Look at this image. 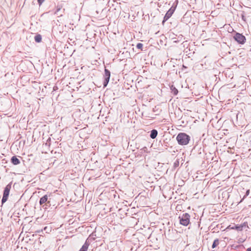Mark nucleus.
Returning <instances> with one entry per match:
<instances>
[{
    "label": "nucleus",
    "instance_id": "nucleus-22",
    "mask_svg": "<svg viewBox=\"0 0 251 251\" xmlns=\"http://www.w3.org/2000/svg\"><path fill=\"white\" fill-rule=\"evenodd\" d=\"M246 251H251V248H249L248 249H247Z\"/></svg>",
    "mask_w": 251,
    "mask_h": 251
},
{
    "label": "nucleus",
    "instance_id": "nucleus-10",
    "mask_svg": "<svg viewBox=\"0 0 251 251\" xmlns=\"http://www.w3.org/2000/svg\"><path fill=\"white\" fill-rule=\"evenodd\" d=\"M89 244L86 241L83 244L82 247L80 249L79 251H87L89 247Z\"/></svg>",
    "mask_w": 251,
    "mask_h": 251
},
{
    "label": "nucleus",
    "instance_id": "nucleus-12",
    "mask_svg": "<svg viewBox=\"0 0 251 251\" xmlns=\"http://www.w3.org/2000/svg\"><path fill=\"white\" fill-rule=\"evenodd\" d=\"M35 41L37 43H40L42 40V36L40 34L36 35L34 37Z\"/></svg>",
    "mask_w": 251,
    "mask_h": 251
},
{
    "label": "nucleus",
    "instance_id": "nucleus-11",
    "mask_svg": "<svg viewBox=\"0 0 251 251\" xmlns=\"http://www.w3.org/2000/svg\"><path fill=\"white\" fill-rule=\"evenodd\" d=\"M170 88H171L172 93L174 95H176L178 94V91L177 89L174 85H172L170 87Z\"/></svg>",
    "mask_w": 251,
    "mask_h": 251
},
{
    "label": "nucleus",
    "instance_id": "nucleus-9",
    "mask_svg": "<svg viewBox=\"0 0 251 251\" xmlns=\"http://www.w3.org/2000/svg\"><path fill=\"white\" fill-rule=\"evenodd\" d=\"M157 134H158V132H157V130L152 129L151 132L150 137L151 139H155L156 137Z\"/></svg>",
    "mask_w": 251,
    "mask_h": 251
},
{
    "label": "nucleus",
    "instance_id": "nucleus-24",
    "mask_svg": "<svg viewBox=\"0 0 251 251\" xmlns=\"http://www.w3.org/2000/svg\"><path fill=\"white\" fill-rule=\"evenodd\" d=\"M46 228H47V227H45L44 228V230H46Z\"/></svg>",
    "mask_w": 251,
    "mask_h": 251
},
{
    "label": "nucleus",
    "instance_id": "nucleus-5",
    "mask_svg": "<svg viewBox=\"0 0 251 251\" xmlns=\"http://www.w3.org/2000/svg\"><path fill=\"white\" fill-rule=\"evenodd\" d=\"M234 39L239 44H243L246 41L245 37L241 34L236 33L234 36Z\"/></svg>",
    "mask_w": 251,
    "mask_h": 251
},
{
    "label": "nucleus",
    "instance_id": "nucleus-6",
    "mask_svg": "<svg viewBox=\"0 0 251 251\" xmlns=\"http://www.w3.org/2000/svg\"><path fill=\"white\" fill-rule=\"evenodd\" d=\"M175 10V8L173 7H172L169 9L164 17V19L162 22L163 24L172 16Z\"/></svg>",
    "mask_w": 251,
    "mask_h": 251
},
{
    "label": "nucleus",
    "instance_id": "nucleus-20",
    "mask_svg": "<svg viewBox=\"0 0 251 251\" xmlns=\"http://www.w3.org/2000/svg\"><path fill=\"white\" fill-rule=\"evenodd\" d=\"M180 207H181V206L178 205L176 206V209H177V210H178L179 209H180Z\"/></svg>",
    "mask_w": 251,
    "mask_h": 251
},
{
    "label": "nucleus",
    "instance_id": "nucleus-4",
    "mask_svg": "<svg viewBox=\"0 0 251 251\" xmlns=\"http://www.w3.org/2000/svg\"><path fill=\"white\" fill-rule=\"evenodd\" d=\"M110 74L111 73L110 71L106 68V66H104V80L103 83L104 87H106L109 81Z\"/></svg>",
    "mask_w": 251,
    "mask_h": 251
},
{
    "label": "nucleus",
    "instance_id": "nucleus-17",
    "mask_svg": "<svg viewBox=\"0 0 251 251\" xmlns=\"http://www.w3.org/2000/svg\"><path fill=\"white\" fill-rule=\"evenodd\" d=\"M147 150H148V149H147V147H145L141 149V150H142V151H144V152L147 151Z\"/></svg>",
    "mask_w": 251,
    "mask_h": 251
},
{
    "label": "nucleus",
    "instance_id": "nucleus-23",
    "mask_svg": "<svg viewBox=\"0 0 251 251\" xmlns=\"http://www.w3.org/2000/svg\"><path fill=\"white\" fill-rule=\"evenodd\" d=\"M175 166L177 165V164H176V162H175Z\"/></svg>",
    "mask_w": 251,
    "mask_h": 251
},
{
    "label": "nucleus",
    "instance_id": "nucleus-3",
    "mask_svg": "<svg viewBox=\"0 0 251 251\" xmlns=\"http://www.w3.org/2000/svg\"><path fill=\"white\" fill-rule=\"evenodd\" d=\"M11 184H12L11 182L9 183L4 188V189L3 191V193L2 198L1 200L2 204H3L4 203H5L8 200V196L9 195V192H10V189L11 188Z\"/></svg>",
    "mask_w": 251,
    "mask_h": 251
},
{
    "label": "nucleus",
    "instance_id": "nucleus-18",
    "mask_svg": "<svg viewBox=\"0 0 251 251\" xmlns=\"http://www.w3.org/2000/svg\"><path fill=\"white\" fill-rule=\"evenodd\" d=\"M61 8L60 7H57L56 11L55 12V14H57L58 12L60 10Z\"/></svg>",
    "mask_w": 251,
    "mask_h": 251
},
{
    "label": "nucleus",
    "instance_id": "nucleus-1",
    "mask_svg": "<svg viewBox=\"0 0 251 251\" xmlns=\"http://www.w3.org/2000/svg\"><path fill=\"white\" fill-rule=\"evenodd\" d=\"M176 140L179 145H186L190 140V137L185 133H179L176 136Z\"/></svg>",
    "mask_w": 251,
    "mask_h": 251
},
{
    "label": "nucleus",
    "instance_id": "nucleus-14",
    "mask_svg": "<svg viewBox=\"0 0 251 251\" xmlns=\"http://www.w3.org/2000/svg\"><path fill=\"white\" fill-rule=\"evenodd\" d=\"M143 46V45L142 43H139L137 44L136 48L140 50H143V49H142Z\"/></svg>",
    "mask_w": 251,
    "mask_h": 251
},
{
    "label": "nucleus",
    "instance_id": "nucleus-19",
    "mask_svg": "<svg viewBox=\"0 0 251 251\" xmlns=\"http://www.w3.org/2000/svg\"><path fill=\"white\" fill-rule=\"evenodd\" d=\"M187 68V67H186L185 66H184L183 64L182 65V71H185L184 69H186Z\"/></svg>",
    "mask_w": 251,
    "mask_h": 251
},
{
    "label": "nucleus",
    "instance_id": "nucleus-7",
    "mask_svg": "<svg viewBox=\"0 0 251 251\" xmlns=\"http://www.w3.org/2000/svg\"><path fill=\"white\" fill-rule=\"evenodd\" d=\"M48 197L47 195L42 197L39 201V203L41 205H42L43 204H45L46 202L48 203H50L49 201H48Z\"/></svg>",
    "mask_w": 251,
    "mask_h": 251
},
{
    "label": "nucleus",
    "instance_id": "nucleus-13",
    "mask_svg": "<svg viewBox=\"0 0 251 251\" xmlns=\"http://www.w3.org/2000/svg\"><path fill=\"white\" fill-rule=\"evenodd\" d=\"M219 244V241L218 239H215L212 244V248L213 249L216 248Z\"/></svg>",
    "mask_w": 251,
    "mask_h": 251
},
{
    "label": "nucleus",
    "instance_id": "nucleus-2",
    "mask_svg": "<svg viewBox=\"0 0 251 251\" xmlns=\"http://www.w3.org/2000/svg\"><path fill=\"white\" fill-rule=\"evenodd\" d=\"M190 215L188 213H184L179 216V223L184 226H187L190 223Z\"/></svg>",
    "mask_w": 251,
    "mask_h": 251
},
{
    "label": "nucleus",
    "instance_id": "nucleus-15",
    "mask_svg": "<svg viewBox=\"0 0 251 251\" xmlns=\"http://www.w3.org/2000/svg\"><path fill=\"white\" fill-rule=\"evenodd\" d=\"M250 194V190H247V191H246V195L244 196L243 198L241 200V201H240V202H242V201H243V200L247 197Z\"/></svg>",
    "mask_w": 251,
    "mask_h": 251
},
{
    "label": "nucleus",
    "instance_id": "nucleus-16",
    "mask_svg": "<svg viewBox=\"0 0 251 251\" xmlns=\"http://www.w3.org/2000/svg\"><path fill=\"white\" fill-rule=\"evenodd\" d=\"M39 5L40 6L45 0H37Z\"/></svg>",
    "mask_w": 251,
    "mask_h": 251
},
{
    "label": "nucleus",
    "instance_id": "nucleus-21",
    "mask_svg": "<svg viewBox=\"0 0 251 251\" xmlns=\"http://www.w3.org/2000/svg\"><path fill=\"white\" fill-rule=\"evenodd\" d=\"M50 141V138H49L48 140H47V142L46 143V145H47L48 142H49Z\"/></svg>",
    "mask_w": 251,
    "mask_h": 251
},
{
    "label": "nucleus",
    "instance_id": "nucleus-8",
    "mask_svg": "<svg viewBox=\"0 0 251 251\" xmlns=\"http://www.w3.org/2000/svg\"><path fill=\"white\" fill-rule=\"evenodd\" d=\"M11 162L14 165H17L20 163V160L15 156L12 157Z\"/></svg>",
    "mask_w": 251,
    "mask_h": 251
}]
</instances>
